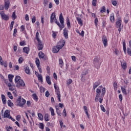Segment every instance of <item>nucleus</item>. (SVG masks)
<instances>
[{"label": "nucleus", "instance_id": "f257e3e1", "mask_svg": "<svg viewBox=\"0 0 131 131\" xmlns=\"http://www.w3.org/2000/svg\"><path fill=\"white\" fill-rule=\"evenodd\" d=\"M16 105L19 107H23L25 103H26V100L24 99H22L21 96H18V99L16 100Z\"/></svg>", "mask_w": 131, "mask_h": 131}, {"label": "nucleus", "instance_id": "f03ea898", "mask_svg": "<svg viewBox=\"0 0 131 131\" xmlns=\"http://www.w3.org/2000/svg\"><path fill=\"white\" fill-rule=\"evenodd\" d=\"M65 42L66 41L64 39H61L58 43H57V45L56 46L54 47L53 48V50H61L63 47L65 45Z\"/></svg>", "mask_w": 131, "mask_h": 131}, {"label": "nucleus", "instance_id": "7ed1b4c3", "mask_svg": "<svg viewBox=\"0 0 131 131\" xmlns=\"http://www.w3.org/2000/svg\"><path fill=\"white\" fill-rule=\"evenodd\" d=\"M94 65L95 68H96V69H99L100 68V66L101 65V61H100L99 57H96L95 58H94Z\"/></svg>", "mask_w": 131, "mask_h": 131}, {"label": "nucleus", "instance_id": "20e7f679", "mask_svg": "<svg viewBox=\"0 0 131 131\" xmlns=\"http://www.w3.org/2000/svg\"><path fill=\"white\" fill-rule=\"evenodd\" d=\"M54 85L56 95H57L58 101L59 102H61V94H60V89H59V87H57V85H56V84L54 83Z\"/></svg>", "mask_w": 131, "mask_h": 131}, {"label": "nucleus", "instance_id": "39448f33", "mask_svg": "<svg viewBox=\"0 0 131 131\" xmlns=\"http://www.w3.org/2000/svg\"><path fill=\"white\" fill-rule=\"evenodd\" d=\"M0 15L2 18L3 20H5V21H8V20H9V16L7 14H5L4 11H1Z\"/></svg>", "mask_w": 131, "mask_h": 131}, {"label": "nucleus", "instance_id": "423d86ee", "mask_svg": "<svg viewBox=\"0 0 131 131\" xmlns=\"http://www.w3.org/2000/svg\"><path fill=\"white\" fill-rule=\"evenodd\" d=\"M101 90L99 89H97L96 90V95L95 99V102H98V100H99V98H100V96H101Z\"/></svg>", "mask_w": 131, "mask_h": 131}, {"label": "nucleus", "instance_id": "0eeeda50", "mask_svg": "<svg viewBox=\"0 0 131 131\" xmlns=\"http://www.w3.org/2000/svg\"><path fill=\"white\" fill-rule=\"evenodd\" d=\"M16 83L17 88H24L25 86V83L23 80H19Z\"/></svg>", "mask_w": 131, "mask_h": 131}, {"label": "nucleus", "instance_id": "6e6552de", "mask_svg": "<svg viewBox=\"0 0 131 131\" xmlns=\"http://www.w3.org/2000/svg\"><path fill=\"white\" fill-rule=\"evenodd\" d=\"M38 56L39 59H42L43 61H46V60L48 59V58L45 56V53H42V52H39L38 53Z\"/></svg>", "mask_w": 131, "mask_h": 131}, {"label": "nucleus", "instance_id": "1a4fd4ad", "mask_svg": "<svg viewBox=\"0 0 131 131\" xmlns=\"http://www.w3.org/2000/svg\"><path fill=\"white\" fill-rule=\"evenodd\" d=\"M59 21L61 24H62V27H65V26L64 25V18H63V14L62 13H61L59 15Z\"/></svg>", "mask_w": 131, "mask_h": 131}, {"label": "nucleus", "instance_id": "9d476101", "mask_svg": "<svg viewBox=\"0 0 131 131\" xmlns=\"http://www.w3.org/2000/svg\"><path fill=\"white\" fill-rule=\"evenodd\" d=\"M102 41L104 47H106V46H107L108 43H107V37H106V36L105 35L102 36Z\"/></svg>", "mask_w": 131, "mask_h": 131}, {"label": "nucleus", "instance_id": "9b49d317", "mask_svg": "<svg viewBox=\"0 0 131 131\" xmlns=\"http://www.w3.org/2000/svg\"><path fill=\"white\" fill-rule=\"evenodd\" d=\"M121 22L122 21L120 18H119L117 20L116 22V25L117 28L121 27Z\"/></svg>", "mask_w": 131, "mask_h": 131}, {"label": "nucleus", "instance_id": "f8f14e48", "mask_svg": "<svg viewBox=\"0 0 131 131\" xmlns=\"http://www.w3.org/2000/svg\"><path fill=\"white\" fill-rule=\"evenodd\" d=\"M54 19L56 20V13L55 12H53L51 15V23H53Z\"/></svg>", "mask_w": 131, "mask_h": 131}, {"label": "nucleus", "instance_id": "ddd939ff", "mask_svg": "<svg viewBox=\"0 0 131 131\" xmlns=\"http://www.w3.org/2000/svg\"><path fill=\"white\" fill-rule=\"evenodd\" d=\"M10 117H11V116H10V112L9 110L5 111L4 115V118H10Z\"/></svg>", "mask_w": 131, "mask_h": 131}, {"label": "nucleus", "instance_id": "4468645a", "mask_svg": "<svg viewBox=\"0 0 131 131\" xmlns=\"http://www.w3.org/2000/svg\"><path fill=\"white\" fill-rule=\"evenodd\" d=\"M9 7H10V1H9V0H5V9L8 10V9H9Z\"/></svg>", "mask_w": 131, "mask_h": 131}, {"label": "nucleus", "instance_id": "2eb2a0df", "mask_svg": "<svg viewBox=\"0 0 131 131\" xmlns=\"http://www.w3.org/2000/svg\"><path fill=\"white\" fill-rule=\"evenodd\" d=\"M63 35L66 39L68 38V30L66 28L63 29Z\"/></svg>", "mask_w": 131, "mask_h": 131}, {"label": "nucleus", "instance_id": "dca6fc26", "mask_svg": "<svg viewBox=\"0 0 131 131\" xmlns=\"http://www.w3.org/2000/svg\"><path fill=\"white\" fill-rule=\"evenodd\" d=\"M24 69L26 73L27 74L30 75V70L29 69V67L28 66H26L24 67Z\"/></svg>", "mask_w": 131, "mask_h": 131}, {"label": "nucleus", "instance_id": "f3484780", "mask_svg": "<svg viewBox=\"0 0 131 131\" xmlns=\"http://www.w3.org/2000/svg\"><path fill=\"white\" fill-rule=\"evenodd\" d=\"M110 19L112 23H113V22H114V21H115V18H114V13H112L110 15Z\"/></svg>", "mask_w": 131, "mask_h": 131}, {"label": "nucleus", "instance_id": "a211bd4d", "mask_svg": "<svg viewBox=\"0 0 131 131\" xmlns=\"http://www.w3.org/2000/svg\"><path fill=\"white\" fill-rule=\"evenodd\" d=\"M38 50H42L43 45L41 43V41L39 40V41H38Z\"/></svg>", "mask_w": 131, "mask_h": 131}, {"label": "nucleus", "instance_id": "6ab92c4d", "mask_svg": "<svg viewBox=\"0 0 131 131\" xmlns=\"http://www.w3.org/2000/svg\"><path fill=\"white\" fill-rule=\"evenodd\" d=\"M2 100L3 104H7V100L6 99V96H5V95H2Z\"/></svg>", "mask_w": 131, "mask_h": 131}, {"label": "nucleus", "instance_id": "aec40b11", "mask_svg": "<svg viewBox=\"0 0 131 131\" xmlns=\"http://www.w3.org/2000/svg\"><path fill=\"white\" fill-rule=\"evenodd\" d=\"M59 65L61 68H63V66H64V62H63V60L61 58L59 59Z\"/></svg>", "mask_w": 131, "mask_h": 131}, {"label": "nucleus", "instance_id": "412c9836", "mask_svg": "<svg viewBox=\"0 0 131 131\" xmlns=\"http://www.w3.org/2000/svg\"><path fill=\"white\" fill-rule=\"evenodd\" d=\"M46 81L48 84H52V82H51V78H50V76H46Z\"/></svg>", "mask_w": 131, "mask_h": 131}, {"label": "nucleus", "instance_id": "4be33fe9", "mask_svg": "<svg viewBox=\"0 0 131 131\" xmlns=\"http://www.w3.org/2000/svg\"><path fill=\"white\" fill-rule=\"evenodd\" d=\"M121 66L122 68H123V69H124V70H125L127 67L126 66V63H125V62H121Z\"/></svg>", "mask_w": 131, "mask_h": 131}, {"label": "nucleus", "instance_id": "5701e85b", "mask_svg": "<svg viewBox=\"0 0 131 131\" xmlns=\"http://www.w3.org/2000/svg\"><path fill=\"white\" fill-rule=\"evenodd\" d=\"M49 111H50L52 116H55V111L53 107H50L49 108Z\"/></svg>", "mask_w": 131, "mask_h": 131}, {"label": "nucleus", "instance_id": "b1692460", "mask_svg": "<svg viewBox=\"0 0 131 131\" xmlns=\"http://www.w3.org/2000/svg\"><path fill=\"white\" fill-rule=\"evenodd\" d=\"M44 118L45 121H49L50 120V115H49V114H46Z\"/></svg>", "mask_w": 131, "mask_h": 131}, {"label": "nucleus", "instance_id": "393cba45", "mask_svg": "<svg viewBox=\"0 0 131 131\" xmlns=\"http://www.w3.org/2000/svg\"><path fill=\"white\" fill-rule=\"evenodd\" d=\"M100 85V82H96L94 83L93 85V89L96 90L97 88H98V86Z\"/></svg>", "mask_w": 131, "mask_h": 131}, {"label": "nucleus", "instance_id": "a878e982", "mask_svg": "<svg viewBox=\"0 0 131 131\" xmlns=\"http://www.w3.org/2000/svg\"><path fill=\"white\" fill-rule=\"evenodd\" d=\"M19 80H21V77L20 76H16L15 78V83H17V82H18V81Z\"/></svg>", "mask_w": 131, "mask_h": 131}, {"label": "nucleus", "instance_id": "bb28decb", "mask_svg": "<svg viewBox=\"0 0 131 131\" xmlns=\"http://www.w3.org/2000/svg\"><path fill=\"white\" fill-rule=\"evenodd\" d=\"M77 20L78 21V24H79L81 26H82V20H81V18L79 17H76Z\"/></svg>", "mask_w": 131, "mask_h": 131}, {"label": "nucleus", "instance_id": "cd10ccee", "mask_svg": "<svg viewBox=\"0 0 131 131\" xmlns=\"http://www.w3.org/2000/svg\"><path fill=\"white\" fill-rule=\"evenodd\" d=\"M35 63L37 65V67H39L40 64V61H39V59L38 58V57L36 58Z\"/></svg>", "mask_w": 131, "mask_h": 131}, {"label": "nucleus", "instance_id": "c85d7f7f", "mask_svg": "<svg viewBox=\"0 0 131 131\" xmlns=\"http://www.w3.org/2000/svg\"><path fill=\"white\" fill-rule=\"evenodd\" d=\"M55 23L59 26V27L60 28V30H62L64 27H62V24H60V23L57 20H55Z\"/></svg>", "mask_w": 131, "mask_h": 131}, {"label": "nucleus", "instance_id": "c756f323", "mask_svg": "<svg viewBox=\"0 0 131 131\" xmlns=\"http://www.w3.org/2000/svg\"><path fill=\"white\" fill-rule=\"evenodd\" d=\"M8 78L9 79L10 82H13V78H14V75H12L11 74H9L8 75Z\"/></svg>", "mask_w": 131, "mask_h": 131}, {"label": "nucleus", "instance_id": "7c9ffc66", "mask_svg": "<svg viewBox=\"0 0 131 131\" xmlns=\"http://www.w3.org/2000/svg\"><path fill=\"white\" fill-rule=\"evenodd\" d=\"M105 94H106V88H104L102 89L101 97H104Z\"/></svg>", "mask_w": 131, "mask_h": 131}, {"label": "nucleus", "instance_id": "2f4dec72", "mask_svg": "<svg viewBox=\"0 0 131 131\" xmlns=\"http://www.w3.org/2000/svg\"><path fill=\"white\" fill-rule=\"evenodd\" d=\"M7 103L9 107H13V106H14V104H13V102H12V101H11L10 100H9L8 101Z\"/></svg>", "mask_w": 131, "mask_h": 131}, {"label": "nucleus", "instance_id": "473e14b6", "mask_svg": "<svg viewBox=\"0 0 131 131\" xmlns=\"http://www.w3.org/2000/svg\"><path fill=\"white\" fill-rule=\"evenodd\" d=\"M122 92L124 95H127V93H126V90L124 89V88L121 86Z\"/></svg>", "mask_w": 131, "mask_h": 131}, {"label": "nucleus", "instance_id": "72a5a7b5", "mask_svg": "<svg viewBox=\"0 0 131 131\" xmlns=\"http://www.w3.org/2000/svg\"><path fill=\"white\" fill-rule=\"evenodd\" d=\"M117 88H118L117 82H116V81L114 82V90L115 91H116V90H117Z\"/></svg>", "mask_w": 131, "mask_h": 131}, {"label": "nucleus", "instance_id": "f704fd0d", "mask_svg": "<svg viewBox=\"0 0 131 131\" xmlns=\"http://www.w3.org/2000/svg\"><path fill=\"white\" fill-rule=\"evenodd\" d=\"M37 77H38V80H40V81L41 82H43V80H42V76H41V75L38 74Z\"/></svg>", "mask_w": 131, "mask_h": 131}, {"label": "nucleus", "instance_id": "c9c22d12", "mask_svg": "<svg viewBox=\"0 0 131 131\" xmlns=\"http://www.w3.org/2000/svg\"><path fill=\"white\" fill-rule=\"evenodd\" d=\"M38 116L40 120H43V116H42V114L39 113L38 114Z\"/></svg>", "mask_w": 131, "mask_h": 131}, {"label": "nucleus", "instance_id": "e433bc0d", "mask_svg": "<svg viewBox=\"0 0 131 131\" xmlns=\"http://www.w3.org/2000/svg\"><path fill=\"white\" fill-rule=\"evenodd\" d=\"M39 128L41 129H43L45 128V125H43V123H39Z\"/></svg>", "mask_w": 131, "mask_h": 131}, {"label": "nucleus", "instance_id": "4c0bfd02", "mask_svg": "<svg viewBox=\"0 0 131 131\" xmlns=\"http://www.w3.org/2000/svg\"><path fill=\"white\" fill-rule=\"evenodd\" d=\"M38 36H39V33H38V32H37L36 34V39H37V41H39V40H40Z\"/></svg>", "mask_w": 131, "mask_h": 131}, {"label": "nucleus", "instance_id": "58836bf2", "mask_svg": "<svg viewBox=\"0 0 131 131\" xmlns=\"http://www.w3.org/2000/svg\"><path fill=\"white\" fill-rule=\"evenodd\" d=\"M24 61V59H23V57H20L18 59V63L19 64H21L22 62Z\"/></svg>", "mask_w": 131, "mask_h": 131}, {"label": "nucleus", "instance_id": "ea45409f", "mask_svg": "<svg viewBox=\"0 0 131 131\" xmlns=\"http://www.w3.org/2000/svg\"><path fill=\"white\" fill-rule=\"evenodd\" d=\"M46 91V88H43V86L40 87V93H43Z\"/></svg>", "mask_w": 131, "mask_h": 131}, {"label": "nucleus", "instance_id": "a19ab883", "mask_svg": "<svg viewBox=\"0 0 131 131\" xmlns=\"http://www.w3.org/2000/svg\"><path fill=\"white\" fill-rule=\"evenodd\" d=\"M33 99H34V100H35V101H37L38 100V98H37V95H36V94H33Z\"/></svg>", "mask_w": 131, "mask_h": 131}, {"label": "nucleus", "instance_id": "79ce46f5", "mask_svg": "<svg viewBox=\"0 0 131 131\" xmlns=\"http://www.w3.org/2000/svg\"><path fill=\"white\" fill-rule=\"evenodd\" d=\"M106 12V8H105L104 6L102 7L101 10H100V13H105Z\"/></svg>", "mask_w": 131, "mask_h": 131}, {"label": "nucleus", "instance_id": "37998d69", "mask_svg": "<svg viewBox=\"0 0 131 131\" xmlns=\"http://www.w3.org/2000/svg\"><path fill=\"white\" fill-rule=\"evenodd\" d=\"M7 95L10 99H13V96H12V93H11V92H8Z\"/></svg>", "mask_w": 131, "mask_h": 131}, {"label": "nucleus", "instance_id": "c03bdc74", "mask_svg": "<svg viewBox=\"0 0 131 131\" xmlns=\"http://www.w3.org/2000/svg\"><path fill=\"white\" fill-rule=\"evenodd\" d=\"M12 17L13 18V20H15L16 18H17V16H16V13H15V12H14L12 14Z\"/></svg>", "mask_w": 131, "mask_h": 131}, {"label": "nucleus", "instance_id": "a18cd8bd", "mask_svg": "<svg viewBox=\"0 0 131 131\" xmlns=\"http://www.w3.org/2000/svg\"><path fill=\"white\" fill-rule=\"evenodd\" d=\"M100 108L103 112H106V110L105 109V107H104V106L103 105H100Z\"/></svg>", "mask_w": 131, "mask_h": 131}, {"label": "nucleus", "instance_id": "49530a36", "mask_svg": "<svg viewBox=\"0 0 131 131\" xmlns=\"http://www.w3.org/2000/svg\"><path fill=\"white\" fill-rule=\"evenodd\" d=\"M96 4H97V0H93L92 2L93 6H94V7H96Z\"/></svg>", "mask_w": 131, "mask_h": 131}, {"label": "nucleus", "instance_id": "de8ad7c7", "mask_svg": "<svg viewBox=\"0 0 131 131\" xmlns=\"http://www.w3.org/2000/svg\"><path fill=\"white\" fill-rule=\"evenodd\" d=\"M0 64L1 65L3 66L4 65V61L3 60V58H2V56H0Z\"/></svg>", "mask_w": 131, "mask_h": 131}, {"label": "nucleus", "instance_id": "09e8293b", "mask_svg": "<svg viewBox=\"0 0 131 131\" xmlns=\"http://www.w3.org/2000/svg\"><path fill=\"white\" fill-rule=\"evenodd\" d=\"M71 83H72V80L71 79H70L67 81V84L69 85L71 84Z\"/></svg>", "mask_w": 131, "mask_h": 131}, {"label": "nucleus", "instance_id": "8fccbe9b", "mask_svg": "<svg viewBox=\"0 0 131 131\" xmlns=\"http://www.w3.org/2000/svg\"><path fill=\"white\" fill-rule=\"evenodd\" d=\"M98 100L100 103V104H101V103L103 102V97L101 96V97L98 98Z\"/></svg>", "mask_w": 131, "mask_h": 131}, {"label": "nucleus", "instance_id": "3c124183", "mask_svg": "<svg viewBox=\"0 0 131 131\" xmlns=\"http://www.w3.org/2000/svg\"><path fill=\"white\" fill-rule=\"evenodd\" d=\"M87 74H88V70H85L83 71L82 75H84V76L86 75Z\"/></svg>", "mask_w": 131, "mask_h": 131}, {"label": "nucleus", "instance_id": "603ef678", "mask_svg": "<svg viewBox=\"0 0 131 131\" xmlns=\"http://www.w3.org/2000/svg\"><path fill=\"white\" fill-rule=\"evenodd\" d=\"M36 20V18H35V16H33L32 18V23H35V21Z\"/></svg>", "mask_w": 131, "mask_h": 131}, {"label": "nucleus", "instance_id": "864d4df0", "mask_svg": "<svg viewBox=\"0 0 131 131\" xmlns=\"http://www.w3.org/2000/svg\"><path fill=\"white\" fill-rule=\"evenodd\" d=\"M25 20H26V21H29V16H28V14H26Z\"/></svg>", "mask_w": 131, "mask_h": 131}, {"label": "nucleus", "instance_id": "5fc2aeb1", "mask_svg": "<svg viewBox=\"0 0 131 131\" xmlns=\"http://www.w3.org/2000/svg\"><path fill=\"white\" fill-rule=\"evenodd\" d=\"M53 77L54 79H56V80H57V79H58V77H57V74H56V73H53Z\"/></svg>", "mask_w": 131, "mask_h": 131}, {"label": "nucleus", "instance_id": "6e6d98bb", "mask_svg": "<svg viewBox=\"0 0 131 131\" xmlns=\"http://www.w3.org/2000/svg\"><path fill=\"white\" fill-rule=\"evenodd\" d=\"M20 29H21V31H24V30H25V26L22 25L20 27Z\"/></svg>", "mask_w": 131, "mask_h": 131}, {"label": "nucleus", "instance_id": "4d7b16f0", "mask_svg": "<svg viewBox=\"0 0 131 131\" xmlns=\"http://www.w3.org/2000/svg\"><path fill=\"white\" fill-rule=\"evenodd\" d=\"M98 22H99V20H98V18H96L95 19V24L96 26H97V25H98Z\"/></svg>", "mask_w": 131, "mask_h": 131}, {"label": "nucleus", "instance_id": "13d9d810", "mask_svg": "<svg viewBox=\"0 0 131 131\" xmlns=\"http://www.w3.org/2000/svg\"><path fill=\"white\" fill-rule=\"evenodd\" d=\"M120 102H122V95L120 94L119 96Z\"/></svg>", "mask_w": 131, "mask_h": 131}, {"label": "nucleus", "instance_id": "bf43d9fd", "mask_svg": "<svg viewBox=\"0 0 131 131\" xmlns=\"http://www.w3.org/2000/svg\"><path fill=\"white\" fill-rule=\"evenodd\" d=\"M59 50H52L53 53H54V54H57V53H59Z\"/></svg>", "mask_w": 131, "mask_h": 131}, {"label": "nucleus", "instance_id": "052dcab7", "mask_svg": "<svg viewBox=\"0 0 131 131\" xmlns=\"http://www.w3.org/2000/svg\"><path fill=\"white\" fill-rule=\"evenodd\" d=\"M123 50H126V47H125V41L123 42Z\"/></svg>", "mask_w": 131, "mask_h": 131}, {"label": "nucleus", "instance_id": "680f3d73", "mask_svg": "<svg viewBox=\"0 0 131 131\" xmlns=\"http://www.w3.org/2000/svg\"><path fill=\"white\" fill-rule=\"evenodd\" d=\"M27 105L28 107H30V106L31 105V103L30 102V101H28L27 102Z\"/></svg>", "mask_w": 131, "mask_h": 131}, {"label": "nucleus", "instance_id": "e2e57ef3", "mask_svg": "<svg viewBox=\"0 0 131 131\" xmlns=\"http://www.w3.org/2000/svg\"><path fill=\"white\" fill-rule=\"evenodd\" d=\"M6 129L7 131H10V129H13V127L9 126V127H6Z\"/></svg>", "mask_w": 131, "mask_h": 131}, {"label": "nucleus", "instance_id": "0e129e2a", "mask_svg": "<svg viewBox=\"0 0 131 131\" xmlns=\"http://www.w3.org/2000/svg\"><path fill=\"white\" fill-rule=\"evenodd\" d=\"M45 96L46 97H47L48 98V97H49L50 96V93H49V91H47L45 93Z\"/></svg>", "mask_w": 131, "mask_h": 131}, {"label": "nucleus", "instance_id": "69168bd1", "mask_svg": "<svg viewBox=\"0 0 131 131\" xmlns=\"http://www.w3.org/2000/svg\"><path fill=\"white\" fill-rule=\"evenodd\" d=\"M72 59L73 61H74V62L76 61V57L75 56H72Z\"/></svg>", "mask_w": 131, "mask_h": 131}, {"label": "nucleus", "instance_id": "338daca9", "mask_svg": "<svg viewBox=\"0 0 131 131\" xmlns=\"http://www.w3.org/2000/svg\"><path fill=\"white\" fill-rule=\"evenodd\" d=\"M20 46H25V41H22L20 42Z\"/></svg>", "mask_w": 131, "mask_h": 131}, {"label": "nucleus", "instance_id": "774afa93", "mask_svg": "<svg viewBox=\"0 0 131 131\" xmlns=\"http://www.w3.org/2000/svg\"><path fill=\"white\" fill-rule=\"evenodd\" d=\"M127 53L128 55H129V56H131V50H127Z\"/></svg>", "mask_w": 131, "mask_h": 131}]
</instances>
